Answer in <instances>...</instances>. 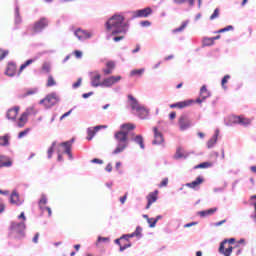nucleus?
Wrapping results in <instances>:
<instances>
[{
    "mask_svg": "<svg viewBox=\"0 0 256 256\" xmlns=\"http://www.w3.org/2000/svg\"><path fill=\"white\" fill-rule=\"evenodd\" d=\"M135 129V125L125 123L120 126V130L115 132L116 148L112 151V155H119L129 147V132Z\"/></svg>",
    "mask_w": 256,
    "mask_h": 256,
    "instance_id": "f03ea898",
    "label": "nucleus"
},
{
    "mask_svg": "<svg viewBox=\"0 0 256 256\" xmlns=\"http://www.w3.org/2000/svg\"><path fill=\"white\" fill-rule=\"evenodd\" d=\"M129 237H136L135 232H133L132 234L123 235L120 239H126V241H127V239H129Z\"/></svg>",
    "mask_w": 256,
    "mask_h": 256,
    "instance_id": "680f3d73",
    "label": "nucleus"
},
{
    "mask_svg": "<svg viewBox=\"0 0 256 256\" xmlns=\"http://www.w3.org/2000/svg\"><path fill=\"white\" fill-rule=\"evenodd\" d=\"M203 43L206 47H209V46L213 45L214 42H213L212 38H204Z\"/></svg>",
    "mask_w": 256,
    "mask_h": 256,
    "instance_id": "de8ad7c7",
    "label": "nucleus"
},
{
    "mask_svg": "<svg viewBox=\"0 0 256 256\" xmlns=\"http://www.w3.org/2000/svg\"><path fill=\"white\" fill-rule=\"evenodd\" d=\"M10 233L18 239L25 237V222H11Z\"/></svg>",
    "mask_w": 256,
    "mask_h": 256,
    "instance_id": "20e7f679",
    "label": "nucleus"
},
{
    "mask_svg": "<svg viewBox=\"0 0 256 256\" xmlns=\"http://www.w3.org/2000/svg\"><path fill=\"white\" fill-rule=\"evenodd\" d=\"M106 31L111 35H120L113 38V41L117 43L123 41L124 35L129 31V25L125 23L123 15L116 14L106 22Z\"/></svg>",
    "mask_w": 256,
    "mask_h": 256,
    "instance_id": "f257e3e1",
    "label": "nucleus"
},
{
    "mask_svg": "<svg viewBox=\"0 0 256 256\" xmlns=\"http://www.w3.org/2000/svg\"><path fill=\"white\" fill-rule=\"evenodd\" d=\"M55 147H57V142L56 141H54L52 143L51 147L47 151L48 159H51V157H53V152L55 151Z\"/></svg>",
    "mask_w": 256,
    "mask_h": 256,
    "instance_id": "f704fd0d",
    "label": "nucleus"
},
{
    "mask_svg": "<svg viewBox=\"0 0 256 256\" xmlns=\"http://www.w3.org/2000/svg\"><path fill=\"white\" fill-rule=\"evenodd\" d=\"M219 138V130H216L215 134L212 138H210L207 142V148L213 149L215 145H217V139Z\"/></svg>",
    "mask_w": 256,
    "mask_h": 256,
    "instance_id": "5701e85b",
    "label": "nucleus"
},
{
    "mask_svg": "<svg viewBox=\"0 0 256 256\" xmlns=\"http://www.w3.org/2000/svg\"><path fill=\"white\" fill-rule=\"evenodd\" d=\"M113 71H115V61H108L106 63V67L102 69L103 75H112Z\"/></svg>",
    "mask_w": 256,
    "mask_h": 256,
    "instance_id": "a211bd4d",
    "label": "nucleus"
},
{
    "mask_svg": "<svg viewBox=\"0 0 256 256\" xmlns=\"http://www.w3.org/2000/svg\"><path fill=\"white\" fill-rule=\"evenodd\" d=\"M150 15H153V9L146 7L140 10L132 12V19H147Z\"/></svg>",
    "mask_w": 256,
    "mask_h": 256,
    "instance_id": "0eeeda50",
    "label": "nucleus"
},
{
    "mask_svg": "<svg viewBox=\"0 0 256 256\" xmlns=\"http://www.w3.org/2000/svg\"><path fill=\"white\" fill-rule=\"evenodd\" d=\"M82 81H83V79L78 78L77 82H75V83L72 85V89H79V87H81Z\"/></svg>",
    "mask_w": 256,
    "mask_h": 256,
    "instance_id": "49530a36",
    "label": "nucleus"
},
{
    "mask_svg": "<svg viewBox=\"0 0 256 256\" xmlns=\"http://www.w3.org/2000/svg\"><path fill=\"white\" fill-rule=\"evenodd\" d=\"M129 247H131V242H128L124 246H120V251L123 252L125 249H129Z\"/></svg>",
    "mask_w": 256,
    "mask_h": 256,
    "instance_id": "bf43d9fd",
    "label": "nucleus"
},
{
    "mask_svg": "<svg viewBox=\"0 0 256 256\" xmlns=\"http://www.w3.org/2000/svg\"><path fill=\"white\" fill-rule=\"evenodd\" d=\"M111 241V238L109 237H101L99 236L96 242V245H99V243H109Z\"/></svg>",
    "mask_w": 256,
    "mask_h": 256,
    "instance_id": "58836bf2",
    "label": "nucleus"
},
{
    "mask_svg": "<svg viewBox=\"0 0 256 256\" xmlns=\"http://www.w3.org/2000/svg\"><path fill=\"white\" fill-rule=\"evenodd\" d=\"M9 55V51H4L0 54V61H3L4 58H6Z\"/></svg>",
    "mask_w": 256,
    "mask_h": 256,
    "instance_id": "052dcab7",
    "label": "nucleus"
},
{
    "mask_svg": "<svg viewBox=\"0 0 256 256\" xmlns=\"http://www.w3.org/2000/svg\"><path fill=\"white\" fill-rule=\"evenodd\" d=\"M195 225H198V222H190L184 225L185 229H189V227H195Z\"/></svg>",
    "mask_w": 256,
    "mask_h": 256,
    "instance_id": "5fc2aeb1",
    "label": "nucleus"
},
{
    "mask_svg": "<svg viewBox=\"0 0 256 256\" xmlns=\"http://www.w3.org/2000/svg\"><path fill=\"white\" fill-rule=\"evenodd\" d=\"M224 223H227V220H226V219H224V220H222V221H219V222H216V223H212L211 225H212L213 227H221V225H224Z\"/></svg>",
    "mask_w": 256,
    "mask_h": 256,
    "instance_id": "8fccbe9b",
    "label": "nucleus"
},
{
    "mask_svg": "<svg viewBox=\"0 0 256 256\" xmlns=\"http://www.w3.org/2000/svg\"><path fill=\"white\" fill-rule=\"evenodd\" d=\"M253 123V118H247L245 116H240L239 124L242 127H249Z\"/></svg>",
    "mask_w": 256,
    "mask_h": 256,
    "instance_id": "bb28decb",
    "label": "nucleus"
},
{
    "mask_svg": "<svg viewBox=\"0 0 256 256\" xmlns=\"http://www.w3.org/2000/svg\"><path fill=\"white\" fill-rule=\"evenodd\" d=\"M239 121H240V116H229L228 120H225L224 124L226 125V127H233V125H239Z\"/></svg>",
    "mask_w": 256,
    "mask_h": 256,
    "instance_id": "6ab92c4d",
    "label": "nucleus"
},
{
    "mask_svg": "<svg viewBox=\"0 0 256 256\" xmlns=\"http://www.w3.org/2000/svg\"><path fill=\"white\" fill-rule=\"evenodd\" d=\"M91 163H96L98 165H103V160L99 159V158H94L91 160Z\"/></svg>",
    "mask_w": 256,
    "mask_h": 256,
    "instance_id": "6e6d98bb",
    "label": "nucleus"
},
{
    "mask_svg": "<svg viewBox=\"0 0 256 256\" xmlns=\"http://www.w3.org/2000/svg\"><path fill=\"white\" fill-rule=\"evenodd\" d=\"M35 93H37V89H36V88L31 89V90H28V91L26 92V95H35Z\"/></svg>",
    "mask_w": 256,
    "mask_h": 256,
    "instance_id": "338daca9",
    "label": "nucleus"
},
{
    "mask_svg": "<svg viewBox=\"0 0 256 256\" xmlns=\"http://www.w3.org/2000/svg\"><path fill=\"white\" fill-rule=\"evenodd\" d=\"M141 27H151V22L149 20H144L140 22Z\"/></svg>",
    "mask_w": 256,
    "mask_h": 256,
    "instance_id": "603ef678",
    "label": "nucleus"
},
{
    "mask_svg": "<svg viewBox=\"0 0 256 256\" xmlns=\"http://www.w3.org/2000/svg\"><path fill=\"white\" fill-rule=\"evenodd\" d=\"M57 103H59V96L55 92L48 94L44 99L40 100V105H44L46 109H51Z\"/></svg>",
    "mask_w": 256,
    "mask_h": 256,
    "instance_id": "39448f33",
    "label": "nucleus"
},
{
    "mask_svg": "<svg viewBox=\"0 0 256 256\" xmlns=\"http://www.w3.org/2000/svg\"><path fill=\"white\" fill-rule=\"evenodd\" d=\"M234 29L235 28L233 26L229 25V26H226L225 28H223V31H224V33H227V31H233Z\"/></svg>",
    "mask_w": 256,
    "mask_h": 256,
    "instance_id": "0e129e2a",
    "label": "nucleus"
},
{
    "mask_svg": "<svg viewBox=\"0 0 256 256\" xmlns=\"http://www.w3.org/2000/svg\"><path fill=\"white\" fill-rule=\"evenodd\" d=\"M130 139L133 141V143L139 145L140 149L145 150V140L143 139L142 135L132 134Z\"/></svg>",
    "mask_w": 256,
    "mask_h": 256,
    "instance_id": "f3484780",
    "label": "nucleus"
},
{
    "mask_svg": "<svg viewBox=\"0 0 256 256\" xmlns=\"http://www.w3.org/2000/svg\"><path fill=\"white\" fill-rule=\"evenodd\" d=\"M157 193H158V191L156 190L155 192H152L147 196L148 203L146 205V209H150L151 205H153V203H155V201H157Z\"/></svg>",
    "mask_w": 256,
    "mask_h": 256,
    "instance_id": "b1692460",
    "label": "nucleus"
},
{
    "mask_svg": "<svg viewBox=\"0 0 256 256\" xmlns=\"http://www.w3.org/2000/svg\"><path fill=\"white\" fill-rule=\"evenodd\" d=\"M219 17V8H216L213 12V14L210 16V21H214V19H217Z\"/></svg>",
    "mask_w": 256,
    "mask_h": 256,
    "instance_id": "a18cd8bd",
    "label": "nucleus"
},
{
    "mask_svg": "<svg viewBox=\"0 0 256 256\" xmlns=\"http://www.w3.org/2000/svg\"><path fill=\"white\" fill-rule=\"evenodd\" d=\"M200 97L202 99H208V97H211V92L207 90V86L203 85L200 89Z\"/></svg>",
    "mask_w": 256,
    "mask_h": 256,
    "instance_id": "cd10ccee",
    "label": "nucleus"
},
{
    "mask_svg": "<svg viewBox=\"0 0 256 256\" xmlns=\"http://www.w3.org/2000/svg\"><path fill=\"white\" fill-rule=\"evenodd\" d=\"M209 167H211V163L202 162V163L198 164L197 166H195L194 168H196V169H209Z\"/></svg>",
    "mask_w": 256,
    "mask_h": 256,
    "instance_id": "4c0bfd02",
    "label": "nucleus"
},
{
    "mask_svg": "<svg viewBox=\"0 0 256 256\" xmlns=\"http://www.w3.org/2000/svg\"><path fill=\"white\" fill-rule=\"evenodd\" d=\"M47 25H49V20H47V18L45 17L41 18L34 24V27H33L34 33H41V31H43V29H45Z\"/></svg>",
    "mask_w": 256,
    "mask_h": 256,
    "instance_id": "f8f14e48",
    "label": "nucleus"
},
{
    "mask_svg": "<svg viewBox=\"0 0 256 256\" xmlns=\"http://www.w3.org/2000/svg\"><path fill=\"white\" fill-rule=\"evenodd\" d=\"M19 113V106H15L7 111L6 117L10 121H15L17 119V114Z\"/></svg>",
    "mask_w": 256,
    "mask_h": 256,
    "instance_id": "aec40b11",
    "label": "nucleus"
},
{
    "mask_svg": "<svg viewBox=\"0 0 256 256\" xmlns=\"http://www.w3.org/2000/svg\"><path fill=\"white\" fill-rule=\"evenodd\" d=\"M73 143H75V138H72L69 141L62 142L56 146L57 154L63 155V153H67V149L73 147Z\"/></svg>",
    "mask_w": 256,
    "mask_h": 256,
    "instance_id": "6e6552de",
    "label": "nucleus"
},
{
    "mask_svg": "<svg viewBox=\"0 0 256 256\" xmlns=\"http://www.w3.org/2000/svg\"><path fill=\"white\" fill-rule=\"evenodd\" d=\"M10 203L11 205H21V200H19V193L17 190L12 191L10 196Z\"/></svg>",
    "mask_w": 256,
    "mask_h": 256,
    "instance_id": "393cba45",
    "label": "nucleus"
},
{
    "mask_svg": "<svg viewBox=\"0 0 256 256\" xmlns=\"http://www.w3.org/2000/svg\"><path fill=\"white\" fill-rule=\"evenodd\" d=\"M74 55H75L76 59H81V57H83V52L76 50L74 52Z\"/></svg>",
    "mask_w": 256,
    "mask_h": 256,
    "instance_id": "13d9d810",
    "label": "nucleus"
},
{
    "mask_svg": "<svg viewBox=\"0 0 256 256\" xmlns=\"http://www.w3.org/2000/svg\"><path fill=\"white\" fill-rule=\"evenodd\" d=\"M189 25V20H186L182 23V25L174 30V33H181V31H184V29Z\"/></svg>",
    "mask_w": 256,
    "mask_h": 256,
    "instance_id": "e433bc0d",
    "label": "nucleus"
},
{
    "mask_svg": "<svg viewBox=\"0 0 256 256\" xmlns=\"http://www.w3.org/2000/svg\"><path fill=\"white\" fill-rule=\"evenodd\" d=\"M168 184H169V178H164V179L161 181L159 187H167Z\"/></svg>",
    "mask_w": 256,
    "mask_h": 256,
    "instance_id": "3c124183",
    "label": "nucleus"
},
{
    "mask_svg": "<svg viewBox=\"0 0 256 256\" xmlns=\"http://www.w3.org/2000/svg\"><path fill=\"white\" fill-rule=\"evenodd\" d=\"M161 219H163L162 215L156 216V218L153 219V222L150 224V228L153 229V227H155L157 225V222Z\"/></svg>",
    "mask_w": 256,
    "mask_h": 256,
    "instance_id": "37998d69",
    "label": "nucleus"
},
{
    "mask_svg": "<svg viewBox=\"0 0 256 256\" xmlns=\"http://www.w3.org/2000/svg\"><path fill=\"white\" fill-rule=\"evenodd\" d=\"M216 211L217 208H210L208 210L199 211L198 215H200L201 217H209V215H213V213H215Z\"/></svg>",
    "mask_w": 256,
    "mask_h": 256,
    "instance_id": "c756f323",
    "label": "nucleus"
},
{
    "mask_svg": "<svg viewBox=\"0 0 256 256\" xmlns=\"http://www.w3.org/2000/svg\"><path fill=\"white\" fill-rule=\"evenodd\" d=\"M225 243H227V239L220 243L219 253L224 256H231V253H233V246L225 249Z\"/></svg>",
    "mask_w": 256,
    "mask_h": 256,
    "instance_id": "dca6fc26",
    "label": "nucleus"
},
{
    "mask_svg": "<svg viewBox=\"0 0 256 256\" xmlns=\"http://www.w3.org/2000/svg\"><path fill=\"white\" fill-rule=\"evenodd\" d=\"M194 101L189 99V100H184L181 102H176L170 105V109H185V107H191L193 105Z\"/></svg>",
    "mask_w": 256,
    "mask_h": 256,
    "instance_id": "4468645a",
    "label": "nucleus"
},
{
    "mask_svg": "<svg viewBox=\"0 0 256 256\" xmlns=\"http://www.w3.org/2000/svg\"><path fill=\"white\" fill-rule=\"evenodd\" d=\"M91 87H103V82H101V74L99 72H92L90 76Z\"/></svg>",
    "mask_w": 256,
    "mask_h": 256,
    "instance_id": "9b49d317",
    "label": "nucleus"
},
{
    "mask_svg": "<svg viewBox=\"0 0 256 256\" xmlns=\"http://www.w3.org/2000/svg\"><path fill=\"white\" fill-rule=\"evenodd\" d=\"M35 61H37V57L31 58L27 60L24 64H22L18 72V77L19 75H21V73H23L24 69H27V67H29V65H32V63H35Z\"/></svg>",
    "mask_w": 256,
    "mask_h": 256,
    "instance_id": "a878e982",
    "label": "nucleus"
},
{
    "mask_svg": "<svg viewBox=\"0 0 256 256\" xmlns=\"http://www.w3.org/2000/svg\"><path fill=\"white\" fill-rule=\"evenodd\" d=\"M9 134H6L4 136H0V147H9Z\"/></svg>",
    "mask_w": 256,
    "mask_h": 256,
    "instance_id": "7c9ffc66",
    "label": "nucleus"
},
{
    "mask_svg": "<svg viewBox=\"0 0 256 256\" xmlns=\"http://www.w3.org/2000/svg\"><path fill=\"white\" fill-rule=\"evenodd\" d=\"M75 37H77V39L79 41H87V39H91L93 37V32H89L86 30H83L81 28H78L75 32H74Z\"/></svg>",
    "mask_w": 256,
    "mask_h": 256,
    "instance_id": "1a4fd4ad",
    "label": "nucleus"
},
{
    "mask_svg": "<svg viewBox=\"0 0 256 256\" xmlns=\"http://www.w3.org/2000/svg\"><path fill=\"white\" fill-rule=\"evenodd\" d=\"M39 209H43V205H47V196L45 194L41 195V199L39 200Z\"/></svg>",
    "mask_w": 256,
    "mask_h": 256,
    "instance_id": "c9c22d12",
    "label": "nucleus"
},
{
    "mask_svg": "<svg viewBox=\"0 0 256 256\" xmlns=\"http://www.w3.org/2000/svg\"><path fill=\"white\" fill-rule=\"evenodd\" d=\"M153 131H154V140L152 141V145H163V143H165V138H163V133L157 130V127H155Z\"/></svg>",
    "mask_w": 256,
    "mask_h": 256,
    "instance_id": "2eb2a0df",
    "label": "nucleus"
},
{
    "mask_svg": "<svg viewBox=\"0 0 256 256\" xmlns=\"http://www.w3.org/2000/svg\"><path fill=\"white\" fill-rule=\"evenodd\" d=\"M42 69H43V71H46L47 73H49L51 68L49 67V64L44 63L42 66Z\"/></svg>",
    "mask_w": 256,
    "mask_h": 256,
    "instance_id": "e2e57ef3",
    "label": "nucleus"
},
{
    "mask_svg": "<svg viewBox=\"0 0 256 256\" xmlns=\"http://www.w3.org/2000/svg\"><path fill=\"white\" fill-rule=\"evenodd\" d=\"M145 73V68L134 69L130 72V77H141Z\"/></svg>",
    "mask_w": 256,
    "mask_h": 256,
    "instance_id": "473e14b6",
    "label": "nucleus"
},
{
    "mask_svg": "<svg viewBox=\"0 0 256 256\" xmlns=\"http://www.w3.org/2000/svg\"><path fill=\"white\" fill-rule=\"evenodd\" d=\"M105 171H107L108 173H111V171H113V166L111 165V163L107 164Z\"/></svg>",
    "mask_w": 256,
    "mask_h": 256,
    "instance_id": "69168bd1",
    "label": "nucleus"
},
{
    "mask_svg": "<svg viewBox=\"0 0 256 256\" xmlns=\"http://www.w3.org/2000/svg\"><path fill=\"white\" fill-rule=\"evenodd\" d=\"M128 100L130 101L132 111H136L139 119H147L149 117V110L141 105L133 95H128Z\"/></svg>",
    "mask_w": 256,
    "mask_h": 256,
    "instance_id": "7ed1b4c3",
    "label": "nucleus"
},
{
    "mask_svg": "<svg viewBox=\"0 0 256 256\" xmlns=\"http://www.w3.org/2000/svg\"><path fill=\"white\" fill-rule=\"evenodd\" d=\"M31 131V128H27L18 134V139H23L29 132Z\"/></svg>",
    "mask_w": 256,
    "mask_h": 256,
    "instance_id": "79ce46f5",
    "label": "nucleus"
},
{
    "mask_svg": "<svg viewBox=\"0 0 256 256\" xmlns=\"http://www.w3.org/2000/svg\"><path fill=\"white\" fill-rule=\"evenodd\" d=\"M15 23L16 25H19V23H21V16L19 15V7H16L15 9Z\"/></svg>",
    "mask_w": 256,
    "mask_h": 256,
    "instance_id": "a19ab883",
    "label": "nucleus"
},
{
    "mask_svg": "<svg viewBox=\"0 0 256 256\" xmlns=\"http://www.w3.org/2000/svg\"><path fill=\"white\" fill-rule=\"evenodd\" d=\"M174 159H187V155H185V153H183L182 148H178L174 155Z\"/></svg>",
    "mask_w": 256,
    "mask_h": 256,
    "instance_id": "72a5a7b5",
    "label": "nucleus"
},
{
    "mask_svg": "<svg viewBox=\"0 0 256 256\" xmlns=\"http://www.w3.org/2000/svg\"><path fill=\"white\" fill-rule=\"evenodd\" d=\"M27 117H29V113L28 112H24L22 113L21 117L19 118L18 121V127H25V124L27 123Z\"/></svg>",
    "mask_w": 256,
    "mask_h": 256,
    "instance_id": "c85d7f7f",
    "label": "nucleus"
},
{
    "mask_svg": "<svg viewBox=\"0 0 256 256\" xmlns=\"http://www.w3.org/2000/svg\"><path fill=\"white\" fill-rule=\"evenodd\" d=\"M229 79H231V76L229 75H225L223 78H222V82H221V85L224 89H227V86H225V84L227 83V81H229Z\"/></svg>",
    "mask_w": 256,
    "mask_h": 256,
    "instance_id": "c03bdc74",
    "label": "nucleus"
},
{
    "mask_svg": "<svg viewBox=\"0 0 256 256\" xmlns=\"http://www.w3.org/2000/svg\"><path fill=\"white\" fill-rule=\"evenodd\" d=\"M122 77L121 76H110L106 77L102 81V87H113V85H116V83H119L121 81Z\"/></svg>",
    "mask_w": 256,
    "mask_h": 256,
    "instance_id": "9d476101",
    "label": "nucleus"
},
{
    "mask_svg": "<svg viewBox=\"0 0 256 256\" xmlns=\"http://www.w3.org/2000/svg\"><path fill=\"white\" fill-rule=\"evenodd\" d=\"M47 87H54V85H57V82L53 78V76H48V81H47Z\"/></svg>",
    "mask_w": 256,
    "mask_h": 256,
    "instance_id": "ea45409f",
    "label": "nucleus"
},
{
    "mask_svg": "<svg viewBox=\"0 0 256 256\" xmlns=\"http://www.w3.org/2000/svg\"><path fill=\"white\" fill-rule=\"evenodd\" d=\"M91 95H93V92L84 93L82 95V97H83V99H89V97H91Z\"/></svg>",
    "mask_w": 256,
    "mask_h": 256,
    "instance_id": "774afa93",
    "label": "nucleus"
},
{
    "mask_svg": "<svg viewBox=\"0 0 256 256\" xmlns=\"http://www.w3.org/2000/svg\"><path fill=\"white\" fill-rule=\"evenodd\" d=\"M201 183H203V177L198 176L196 178V180L190 182V183H186L185 187H189L190 189H197L198 186L201 185Z\"/></svg>",
    "mask_w": 256,
    "mask_h": 256,
    "instance_id": "4be33fe9",
    "label": "nucleus"
},
{
    "mask_svg": "<svg viewBox=\"0 0 256 256\" xmlns=\"http://www.w3.org/2000/svg\"><path fill=\"white\" fill-rule=\"evenodd\" d=\"M72 112H73V110H69L68 112L64 113V114L60 117V121H63V119H65L66 117H69V115H71Z\"/></svg>",
    "mask_w": 256,
    "mask_h": 256,
    "instance_id": "4d7b16f0",
    "label": "nucleus"
},
{
    "mask_svg": "<svg viewBox=\"0 0 256 256\" xmlns=\"http://www.w3.org/2000/svg\"><path fill=\"white\" fill-rule=\"evenodd\" d=\"M7 157L0 155V167H11L13 162L11 160H5Z\"/></svg>",
    "mask_w": 256,
    "mask_h": 256,
    "instance_id": "2f4dec72",
    "label": "nucleus"
},
{
    "mask_svg": "<svg viewBox=\"0 0 256 256\" xmlns=\"http://www.w3.org/2000/svg\"><path fill=\"white\" fill-rule=\"evenodd\" d=\"M142 231H143V229L138 226V227L136 228L135 232H134V235H135L136 237L141 238V237H142V235H141V232H142Z\"/></svg>",
    "mask_w": 256,
    "mask_h": 256,
    "instance_id": "09e8293b",
    "label": "nucleus"
},
{
    "mask_svg": "<svg viewBox=\"0 0 256 256\" xmlns=\"http://www.w3.org/2000/svg\"><path fill=\"white\" fill-rule=\"evenodd\" d=\"M178 126L180 131H187V129L193 127V122H191V118L187 114H183L178 119Z\"/></svg>",
    "mask_w": 256,
    "mask_h": 256,
    "instance_id": "423d86ee",
    "label": "nucleus"
},
{
    "mask_svg": "<svg viewBox=\"0 0 256 256\" xmlns=\"http://www.w3.org/2000/svg\"><path fill=\"white\" fill-rule=\"evenodd\" d=\"M66 155H68L70 161H73V154L71 153V148H66Z\"/></svg>",
    "mask_w": 256,
    "mask_h": 256,
    "instance_id": "864d4df0",
    "label": "nucleus"
},
{
    "mask_svg": "<svg viewBox=\"0 0 256 256\" xmlns=\"http://www.w3.org/2000/svg\"><path fill=\"white\" fill-rule=\"evenodd\" d=\"M101 129H107V125H98L95 127H90L87 129V139L88 141H91L95 135H97L98 131H101Z\"/></svg>",
    "mask_w": 256,
    "mask_h": 256,
    "instance_id": "ddd939ff",
    "label": "nucleus"
},
{
    "mask_svg": "<svg viewBox=\"0 0 256 256\" xmlns=\"http://www.w3.org/2000/svg\"><path fill=\"white\" fill-rule=\"evenodd\" d=\"M16 71H17V65H15L14 62H10L8 63L5 75H7L8 77H15Z\"/></svg>",
    "mask_w": 256,
    "mask_h": 256,
    "instance_id": "412c9836",
    "label": "nucleus"
}]
</instances>
